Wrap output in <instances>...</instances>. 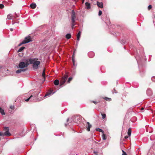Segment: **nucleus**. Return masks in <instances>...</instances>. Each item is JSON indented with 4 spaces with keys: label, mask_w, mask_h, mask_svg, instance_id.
Listing matches in <instances>:
<instances>
[{
    "label": "nucleus",
    "mask_w": 155,
    "mask_h": 155,
    "mask_svg": "<svg viewBox=\"0 0 155 155\" xmlns=\"http://www.w3.org/2000/svg\"><path fill=\"white\" fill-rule=\"evenodd\" d=\"M91 102L94 103V104H97V103L99 102H97L96 101H91Z\"/></svg>",
    "instance_id": "nucleus-33"
},
{
    "label": "nucleus",
    "mask_w": 155,
    "mask_h": 155,
    "mask_svg": "<svg viewBox=\"0 0 155 155\" xmlns=\"http://www.w3.org/2000/svg\"><path fill=\"white\" fill-rule=\"evenodd\" d=\"M131 133V128H129L128 130L127 134L129 136H130Z\"/></svg>",
    "instance_id": "nucleus-16"
},
{
    "label": "nucleus",
    "mask_w": 155,
    "mask_h": 155,
    "mask_svg": "<svg viewBox=\"0 0 155 155\" xmlns=\"http://www.w3.org/2000/svg\"><path fill=\"white\" fill-rule=\"evenodd\" d=\"M12 24H14V23H15L16 22H15L14 21H12Z\"/></svg>",
    "instance_id": "nucleus-38"
},
{
    "label": "nucleus",
    "mask_w": 155,
    "mask_h": 155,
    "mask_svg": "<svg viewBox=\"0 0 155 155\" xmlns=\"http://www.w3.org/2000/svg\"><path fill=\"white\" fill-rule=\"evenodd\" d=\"M97 5L98 7L101 8H103V4L102 2H97Z\"/></svg>",
    "instance_id": "nucleus-10"
},
{
    "label": "nucleus",
    "mask_w": 155,
    "mask_h": 155,
    "mask_svg": "<svg viewBox=\"0 0 155 155\" xmlns=\"http://www.w3.org/2000/svg\"><path fill=\"white\" fill-rule=\"evenodd\" d=\"M36 6V5L35 3H32L30 5V7L32 9L35 8Z\"/></svg>",
    "instance_id": "nucleus-12"
},
{
    "label": "nucleus",
    "mask_w": 155,
    "mask_h": 155,
    "mask_svg": "<svg viewBox=\"0 0 155 155\" xmlns=\"http://www.w3.org/2000/svg\"><path fill=\"white\" fill-rule=\"evenodd\" d=\"M32 97V95H31L28 98L25 100L26 101H29V99Z\"/></svg>",
    "instance_id": "nucleus-30"
},
{
    "label": "nucleus",
    "mask_w": 155,
    "mask_h": 155,
    "mask_svg": "<svg viewBox=\"0 0 155 155\" xmlns=\"http://www.w3.org/2000/svg\"><path fill=\"white\" fill-rule=\"evenodd\" d=\"M54 84L56 85H58L59 84V81L58 80H56L54 81Z\"/></svg>",
    "instance_id": "nucleus-19"
},
{
    "label": "nucleus",
    "mask_w": 155,
    "mask_h": 155,
    "mask_svg": "<svg viewBox=\"0 0 155 155\" xmlns=\"http://www.w3.org/2000/svg\"><path fill=\"white\" fill-rule=\"evenodd\" d=\"M73 119H74V121L76 123H80L81 121V118L79 116H74L72 117Z\"/></svg>",
    "instance_id": "nucleus-5"
},
{
    "label": "nucleus",
    "mask_w": 155,
    "mask_h": 155,
    "mask_svg": "<svg viewBox=\"0 0 155 155\" xmlns=\"http://www.w3.org/2000/svg\"><path fill=\"white\" fill-rule=\"evenodd\" d=\"M4 130H5L6 131L5 133H3V136H10L11 135V134L9 133V128L8 127H5L4 128Z\"/></svg>",
    "instance_id": "nucleus-6"
},
{
    "label": "nucleus",
    "mask_w": 155,
    "mask_h": 155,
    "mask_svg": "<svg viewBox=\"0 0 155 155\" xmlns=\"http://www.w3.org/2000/svg\"><path fill=\"white\" fill-rule=\"evenodd\" d=\"M152 8V6L151 5H149L148 7V10H150Z\"/></svg>",
    "instance_id": "nucleus-32"
},
{
    "label": "nucleus",
    "mask_w": 155,
    "mask_h": 155,
    "mask_svg": "<svg viewBox=\"0 0 155 155\" xmlns=\"http://www.w3.org/2000/svg\"><path fill=\"white\" fill-rule=\"evenodd\" d=\"M13 16L12 14H10L7 16V18L8 19H11L12 18Z\"/></svg>",
    "instance_id": "nucleus-15"
},
{
    "label": "nucleus",
    "mask_w": 155,
    "mask_h": 155,
    "mask_svg": "<svg viewBox=\"0 0 155 155\" xmlns=\"http://www.w3.org/2000/svg\"><path fill=\"white\" fill-rule=\"evenodd\" d=\"M101 115L102 116V118L103 119L105 118L106 117V115L105 114H104L102 113H101Z\"/></svg>",
    "instance_id": "nucleus-26"
},
{
    "label": "nucleus",
    "mask_w": 155,
    "mask_h": 155,
    "mask_svg": "<svg viewBox=\"0 0 155 155\" xmlns=\"http://www.w3.org/2000/svg\"><path fill=\"white\" fill-rule=\"evenodd\" d=\"M51 92H52V91H50V92H48V93H47L45 95V97H46V96H48V95H50V94H51Z\"/></svg>",
    "instance_id": "nucleus-28"
},
{
    "label": "nucleus",
    "mask_w": 155,
    "mask_h": 155,
    "mask_svg": "<svg viewBox=\"0 0 155 155\" xmlns=\"http://www.w3.org/2000/svg\"><path fill=\"white\" fill-rule=\"evenodd\" d=\"M23 41H28V43L31 41L32 40L31 38V37L28 36V37H26L25 39V40Z\"/></svg>",
    "instance_id": "nucleus-8"
},
{
    "label": "nucleus",
    "mask_w": 155,
    "mask_h": 155,
    "mask_svg": "<svg viewBox=\"0 0 155 155\" xmlns=\"http://www.w3.org/2000/svg\"><path fill=\"white\" fill-rule=\"evenodd\" d=\"M123 154L122 155H127L126 153L124 151V150H122Z\"/></svg>",
    "instance_id": "nucleus-34"
},
{
    "label": "nucleus",
    "mask_w": 155,
    "mask_h": 155,
    "mask_svg": "<svg viewBox=\"0 0 155 155\" xmlns=\"http://www.w3.org/2000/svg\"><path fill=\"white\" fill-rule=\"evenodd\" d=\"M143 109H144V108H143V107H142V108H141V110H143Z\"/></svg>",
    "instance_id": "nucleus-39"
},
{
    "label": "nucleus",
    "mask_w": 155,
    "mask_h": 155,
    "mask_svg": "<svg viewBox=\"0 0 155 155\" xmlns=\"http://www.w3.org/2000/svg\"><path fill=\"white\" fill-rule=\"evenodd\" d=\"M103 98L107 101H110L111 100V98H108V97H105L104 98Z\"/></svg>",
    "instance_id": "nucleus-24"
},
{
    "label": "nucleus",
    "mask_w": 155,
    "mask_h": 155,
    "mask_svg": "<svg viewBox=\"0 0 155 155\" xmlns=\"http://www.w3.org/2000/svg\"><path fill=\"white\" fill-rule=\"evenodd\" d=\"M25 48L24 47H22L20 48L19 50L18 51V52H21L23 51V50L25 49Z\"/></svg>",
    "instance_id": "nucleus-22"
},
{
    "label": "nucleus",
    "mask_w": 155,
    "mask_h": 155,
    "mask_svg": "<svg viewBox=\"0 0 155 155\" xmlns=\"http://www.w3.org/2000/svg\"><path fill=\"white\" fill-rule=\"evenodd\" d=\"M102 138L104 140H106V136L104 134L102 135Z\"/></svg>",
    "instance_id": "nucleus-25"
},
{
    "label": "nucleus",
    "mask_w": 155,
    "mask_h": 155,
    "mask_svg": "<svg viewBox=\"0 0 155 155\" xmlns=\"http://www.w3.org/2000/svg\"><path fill=\"white\" fill-rule=\"evenodd\" d=\"M66 38L67 39H69L71 37V35L70 34H67L65 36Z\"/></svg>",
    "instance_id": "nucleus-17"
},
{
    "label": "nucleus",
    "mask_w": 155,
    "mask_h": 155,
    "mask_svg": "<svg viewBox=\"0 0 155 155\" xmlns=\"http://www.w3.org/2000/svg\"><path fill=\"white\" fill-rule=\"evenodd\" d=\"M37 60L36 58L30 59L29 61L30 64H33V67L34 69H37L40 64L39 61H37Z\"/></svg>",
    "instance_id": "nucleus-1"
},
{
    "label": "nucleus",
    "mask_w": 155,
    "mask_h": 155,
    "mask_svg": "<svg viewBox=\"0 0 155 155\" xmlns=\"http://www.w3.org/2000/svg\"><path fill=\"white\" fill-rule=\"evenodd\" d=\"M72 79H73V78H72V77H70L68 79V81L67 82V83H70V81H71V80H72Z\"/></svg>",
    "instance_id": "nucleus-23"
},
{
    "label": "nucleus",
    "mask_w": 155,
    "mask_h": 155,
    "mask_svg": "<svg viewBox=\"0 0 155 155\" xmlns=\"http://www.w3.org/2000/svg\"><path fill=\"white\" fill-rule=\"evenodd\" d=\"M71 24H72V28H73L74 26L75 25L74 24L75 21V13L74 10H72L71 12Z\"/></svg>",
    "instance_id": "nucleus-3"
},
{
    "label": "nucleus",
    "mask_w": 155,
    "mask_h": 155,
    "mask_svg": "<svg viewBox=\"0 0 155 155\" xmlns=\"http://www.w3.org/2000/svg\"><path fill=\"white\" fill-rule=\"evenodd\" d=\"M4 5L2 4H0V8L1 9H2L4 8Z\"/></svg>",
    "instance_id": "nucleus-29"
},
{
    "label": "nucleus",
    "mask_w": 155,
    "mask_h": 155,
    "mask_svg": "<svg viewBox=\"0 0 155 155\" xmlns=\"http://www.w3.org/2000/svg\"><path fill=\"white\" fill-rule=\"evenodd\" d=\"M28 41H23L21 43H20V44H19L18 46H20L21 45L23 44H26V43H28Z\"/></svg>",
    "instance_id": "nucleus-21"
},
{
    "label": "nucleus",
    "mask_w": 155,
    "mask_h": 155,
    "mask_svg": "<svg viewBox=\"0 0 155 155\" xmlns=\"http://www.w3.org/2000/svg\"><path fill=\"white\" fill-rule=\"evenodd\" d=\"M94 153L96 154L97 153V152H94Z\"/></svg>",
    "instance_id": "nucleus-41"
},
{
    "label": "nucleus",
    "mask_w": 155,
    "mask_h": 155,
    "mask_svg": "<svg viewBox=\"0 0 155 155\" xmlns=\"http://www.w3.org/2000/svg\"><path fill=\"white\" fill-rule=\"evenodd\" d=\"M0 136H3V133L0 132Z\"/></svg>",
    "instance_id": "nucleus-36"
},
{
    "label": "nucleus",
    "mask_w": 155,
    "mask_h": 155,
    "mask_svg": "<svg viewBox=\"0 0 155 155\" xmlns=\"http://www.w3.org/2000/svg\"><path fill=\"white\" fill-rule=\"evenodd\" d=\"M29 64L28 61H27L25 63L24 62H20L18 65L19 68H23L25 67H27Z\"/></svg>",
    "instance_id": "nucleus-4"
},
{
    "label": "nucleus",
    "mask_w": 155,
    "mask_h": 155,
    "mask_svg": "<svg viewBox=\"0 0 155 155\" xmlns=\"http://www.w3.org/2000/svg\"><path fill=\"white\" fill-rule=\"evenodd\" d=\"M27 69V68L26 69H20L17 70L16 71V73L17 74H19L21 73L22 71H26Z\"/></svg>",
    "instance_id": "nucleus-9"
},
{
    "label": "nucleus",
    "mask_w": 155,
    "mask_h": 155,
    "mask_svg": "<svg viewBox=\"0 0 155 155\" xmlns=\"http://www.w3.org/2000/svg\"><path fill=\"white\" fill-rule=\"evenodd\" d=\"M96 130L97 131L100 132H103V130L100 128H96Z\"/></svg>",
    "instance_id": "nucleus-27"
},
{
    "label": "nucleus",
    "mask_w": 155,
    "mask_h": 155,
    "mask_svg": "<svg viewBox=\"0 0 155 155\" xmlns=\"http://www.w3.org/2000/svg\"><path fill=\"white\" fill-rule=\"evenodd\" d=\"M10 107V108L12 110L14 109V107L13 106H12V105Z\"/></svg>",
    "instance_id": "nucleus-35"
},
{
    "label": "nucleus",
    "mask_w": 155,
    "mask_h": 155,
    "mask_svg": "<svg viewBox=\"0 0 155 155\" xmlns=\"http://www.w3.org/2000/svg\"><path fill=\"white\" fill-rule=\"evenodd\" d=\"M10 30L11 31H12L13 30V29L12 28H10Z\"/></svg>",
    "instance_id": "nucleus-40"
},
{
    "label": "nucleus",
    "mask_w": 155,
    "mask_h": 155,
    "mask_svg": "<svg viewBox=\"0 0 155 155\" xmlns=\"http://www.w3.org/2000/svg\"><path fill=\"white\" fill-rule=\"evenodd\" d=\"M75 56H74V52L72 56V61L74 65H75Z\"/></svg>",
    "instance_id": "nucleus-13"
},
{
    "label": "nucleus",
    "mask_w": 155,
    "mask_h": 155,
    "mask_svg": "<svg viewBox=\"0 0 155 155\" xmlns=\"http://www.w3.org/2000/svg\"><path fill=\"white\" fill-rule=\"evenodd\" d=\"M87 125H86V128L87 130L88 131H90V129L91 127L92 126L91 124H90L89 122H87Z\"/></svg>",
    "instance_id": "nucleus-7"
},
{
    "label": "nucleus",
    "mask_w": 155,
    "mask_h": 155,
    "mask_svg": "<svg viewBox=\"0 0 155 155\" xmlns=\"http://www.w3.org/2000/svg\"><path fill=\"white\" fill-rule=\"evenodd\" d=\"M0 112L2 115H4L5 114V113L4 112V110L3 109H2L1 107H0Z\"/></svg>",
    "instance_id": "nucleus-18"
},
{
    "label": "nucleus",
    "mask_w": 155,
    "mask_h": 155,
    "mask_svg": "<svg viewBox=\"0 0 155 155\" xmlns=\"http://www.w3.org/2000/svg\"><path fill=\"white\" fill-rule=\"evenodd\" d=\"M82 0V3H83L84 2V0Z\"/></svg>",
    "instance_id": "nucleus-42"
},
{
    "label": "nucleus",
    "mask_w": 155,
    "mask_h": 155,
    "mask_svg": "<svg viewBox=\"0 0 155 155\" xmlns=\"http://www.w3.org/2000/svg\"><path fill=\"white\" fill-rule=\"evenodd\" d=\"M81 35V32L80 31H79L77 35V39L78 41H79Z\"/></svg>",
    "instance_id": "nucleus-14"
},
{
    "label": "nucleus",
    "mask_w": 155,
    "mask_h": 155,
    "mask_svg": "<svg viewBox=\"0 0 155 155\" xmlns=\"http://www.w3.org/2000/svg\"><path fill=\"white\" fill-rule=\"evenodd\" d=\"M85 5L86 7V8L87 9H89L90 8L91 6H90V4L88 2H86L85 3Z\"/></svg>",
    "instance_id": "nucleus-11"
},
{
    "label": "nucleus",
    "mask_w": 155,
    "mask_h": 155,
    "mask_svg": "<svg viewBox=\"0 0 155 155\" xmlns=\"http://www.w3.org/2000/svg\"><path fill=\"white\" fill-rule=\"evenodd\" d=\"M69 73H66L63 77L61 78L60 81V85L61 86L65 82L68 76Z\"/></svg>",
    "instance_id": "nucleus-2"
},
{
    "label": "nucleus",
    "mask_w": 155,
    "mask_h": 155,
    "mask_svg": "<svg viewBox=\"0 0 155 155\" xmlns=\"http://www.w3.org/2000/svg\"><path fill=\"white\" fill-rule=\"evenodd\" d=\"M102 14V12L101 10L99 11V13H98V15L99 16H100Z\"/></svg>",
    "instance_id": "nucleus-31"
},
{
    "label": "nucleus",
    "mask_w": 155,
    "mask_h": 155,
    "mask_svg": "<svg viewBox=\"0 0 155 155\" xmlns=\"http://www.w3.org/2000/svg\"><path fill=\"white\" fill-rule=\"evenodd\" d=\"M128 138V137L127 136H125L124 137V138L125 139H127Z\"/></svg>",
    "instance_id": "nucleus-37"
},
{
    "label": "nucleus",
    "mask_w": 155,
    "mask_h": 155,
    "mask_svg": "<svg viewBox=\"0 0 155 155\" xmlns=\"http://www.w3.org/2000/svg\"><path fill=\"white\" fill-rule=\"evenodd\" d=\"M45 68H44L43 71L42 75V76L45 79Z\"/></svg>",
    "instance_id": "nucleus-20"
}]
</instances>
